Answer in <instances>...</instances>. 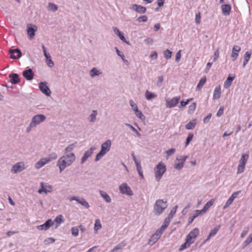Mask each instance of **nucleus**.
Listing matches in <instances>:
<instances>
[{
    "label": "nucleus",
    "instance_id": "1",
    "mask_svg": "<svg viewBox=\"0 0 252 252\" xmlns=\"http://www.w3.org/2000/svg\"><path fill=\"white\" fill-rule=\"evenodd\" d=\"M76 157L74 153H71L61 157L57 162L60 172L66 167L70 166L75 160Z\"/></svg>",
    "mask_w": 252,
    "mask_h": 252
},
{
    "label": "nucleus",
    "instance_id": "2",
    "mask_svg": "<svg viewBox=\"0 0 252 252\" xmlns=\"http://www.w3.org/2000/svg\"><path fill=\"white\" fill-rule=\"evenodd\" d=\"M199 233V229L197 228H194L192 230L189 234L186 236V241L179 248L180 251H182L184 250L189 248L190 245L194 243L196 237Z\"/></svg>",
    "mask_w": 252,
    "mask_h": 252
},
{
    "label": "nucleus",
    "instance_id": "3",
    "mask_svg": "<svg viewBox=\"0 0 252 252\" xmlns=\"http://www.w3.org/2000/svg\"><path fill=\"white\" fill-rule=\"evenodd\" d=\"M111 141L110 140H107L105 142L103 143L101 146L100 151L96 155L95 161L99 160L107 152H108L111 147Z\"/></svg>",
    "mask_w": 252,
    "mask_h": 252
},
{
    "label": "nucleus",
    "instance_id": "4",
    "mask_svg": "<svg viewBox=\"0 0 252 252\" xmlns=\"http://www.w3.org/2000/svg\"><path fill=\"white\" fill-rule=\"evenodd\" d=\"M167 207V203L166 201H164L162 199H158L156 200L154 205V212L156 215H160Z\"/></svg>",
    "mask_w": 252,
    "mask_h": 252
},
{
    "label": "nucleus",
    "instance_id": "5",
    "mask_svg": "<svg viewBox=\"0 0 252 252\" xmlns=\"http://www.w3.org/2000/svg\"><path fill=\"white\" fill-rule=\"evenodd\" d=\"M165 165L162 162H159L154 168L155 176L157 181L158 182L166 172Z\"/></svg>",
    "mask_w": 252,
    "mask_h": 252
},
{
    "label": "nucleus",
    "instance_id": "6",
    "mask_svg": "<svg viewBox=\"0 0 252 252\" xmlns=\"http://www.w3.org/2000/svg\"><path fill=\"white\" fill-rule=\"evenodd\" d=\"M188 158V156H178L175 160V164L174 165V168L178 170L182 169Z\"/></svg>",
    "mask_w": 252,
    "mask_h": 252
},
{
    "label": "nucleus",
    "instance_id": "7",
    "mask_svg": "<svg viewBox=\"0 0 252 252\" xmlns=\"http://www.w3.org/2000/svg\"><path fill=\"white\" fill-rule=\"evenodd\" d=\"M46 120V117L42 114H38L34 116L31 121V126H35V127Z\"/></svg>",
    "mask_w": 252,
    "mask_h": 252
},
{
    "label": "nucleus",
    "instance_id": "8",
    "mask_svg": "<svg viewBox=\"0 0 252 252\" xmlns=\"http://www.w3.org/2000/svg\"><path fill=\"white\" fill-rule=\"evenodd\" d=\"M26 167L24 162H18L12 166L11 172L13 174L20 172L25 169Z\"/></svg>",
    "mask_w": 252,
    "mask_h": 252
},
{
    "label": "nucleus",
    "instance_id": "9",
    "mask_svg": "<svg viewBox=\"0 0 252 252\" xmlns=\"http://www.w3.org/2000/svg\"><path fill=\"white\" fill-rule=\"evenodd\" d=\"M180 96H176L173 97L172 99H166V106L167 108H173L176 106L179 103L180 100Z\"/></svg>",
    "mask_w": 252,
    "mask_h": 252
},
{
    "label": "nucleus",
    "instance_id": "10",
    "mask_svg": "<svg viewBox=\"0 0 252 252\" xmlns=\"http://www.w3.org/2000/svg\"><path fill=\"white\" fill-rule=\"evenodd\" d=\"M27 27V31L29 38L32 39L35 35V32L37 30V27L36 25L32 24H28Z\"/></svg>",
    "mask_w": 252,
    "mask_h": 252
},
{
    "label": "nucleus",
    "instance_id": "11",
    "mask_svg": "<svg viewBox=\"0 0 252 252\" xmlns=\"http://www.w3.org/2000/svg\"><path fill=\"white\" fill-rule=\"evenodd\" d=\"M119 189L122 194H126L128 195H132L133 194L132 191L126 183H123L121 185L119 186Z\"/></svg>",
    "mask_w": 252,
    "mask_h": 252
},
{
    "label": "nucleus",
    "instance_id": "12",
    "mask_svg": "<svg viewBox=\"0 0 252 252\" xmlns=\"http://www.w3.org/2000/svg\"><path fill=\"white\" fill-rule=\"evenodd\" d=\"M40 90L43 94H45L47 96H50L51 94V91L47 85L46 82H40L39 85Z\"/></svg>",
    "mask_w": 252,
    "mask_h": 252
},
{
    "label": "nucleus",
    "instance_id": "13",
    "mask_svg": "<svg viewBox=\"0 0 252 252\" xmlns=\"http://www.w3.org/2000/svg\"><path fill=\"white\" fill-rule=\"evenodd\" d=\"M69 200L70 201L75 200L86 208L90 207L88 202L86 201L84 198H79L78 196H72L70 198Z\"/></svg>",
    "mask_w": 252,
    "mask_h": 252
},
{
    "label": "nucleus",
    "instance_id": "14",
    "mask_svg": "<svg viewBox=\"0 0 252 252\" xmlns=\"http://www.w3.org/2000/svg\"><path fill=\"white\" fill-rule=\"evenodd\" d=\"M42 48L44 53V55L46 58V62L47 65L49 67H52L54 65V63L53 61L52 60L50 54L47 53L46 47L44 45H42Z\"/></svg>",
    "mask_w": 252,
    "mask_h": 252
},
{
    "label": "nucleus",
    "instance_id": "15",
    "mask_svg": "<svg viewBox=\"0 0 252 252\" xmlns=\"http://www.w3.org/2000/svg\"><path fill=\"white\" fill-rule=\"evenodd\" d=\"M96 148L94 146H92L90 149L86 151L81 158V163L82 164L84 163L88 159V158L91 157L93 153V152L96 150Z\"/></svg>",
    "mask_w": 252,
    "mask_h": 252
},
{
    "label": "nucleus",
    "instance_id": "16",
    "mask_svg": "<svg viewBox=\"0 0 252 252\" xmlns=\"http://www.w3.org/2000/svg\"><path fill=\"white\" fill-rule=\"evenodd\" d=\"M240 192V190L237 191L233 192L231 196L227 200L225 205L223 206V209H225L226 208H227L229 205H230L233 203L234 200L238 197Z\"/></svg>",
    "mask_w": 252,
    "mask_h": 252
},
{
    "label": "nucleus",
    "instance_id": "17",
    "mask_svg": "<svg viewBox=\"0 0 252 252\" xmlns=\"http://www.w3.org/2000/svg\"><path fill=\"white\" fill-rule=\"evenodd\" d=\"M54 224V222L51 219H49L45 221V222L37 226V228L39 230H47L50 228Z\"/></svg>",
    "mask_w": 252,
    "mask_h": 252
},
{
    "label": "nucleus",
    "instance_id": "18",
    "mask_svg": "<svg viewBox=\"0 0 252 252\" xmlns=\"http://www.w3.org/2000/svg\"><path fill=\"white\" fill-rule=\"evenodd\" d=\"M10 58L13 59H17L22 56V53L19 49H10L9 51Z\"/></svg>",
    "mask_w": 252,
    "mask_h": 252
},
{
    "label": "nucleus",
    "instance_id": "19",
    "mask_svg": "<svg viewBox=\"0 0 252 252\" xmlns=\"http://www.w3.org/2000/svg\"><path fill=\"white\" fill-rule=\"evenodd\" d=\"M241 47L238 45H234L232 48L231 58L233 61H235L239 56V53L241 51Z\"/></svg>",
    "mask_w": 252,
    "mask_h": 252
},
{
    "label": "nucleus",
    "instance_id": "20",
    "mask_svg": "<svg viewBox=\"0 0 252 252\" xmlns=\"http://www.w3.org/2000/svg\"><path fill=\"white\" fill-rule=\"evenodd\" d=\"M130 8L139 13H145L146 11V7L137 4H132Z\"/></svg>",
    "mask_w": 252,
    "mask_h": 252
},
{
    "label": "nucleus",
    "instance_id": "21",
    "mask_svg": "<svg viewBox=\"0 0 252 252\" xmlns=\"http://www.w3.org/2000/svg\"><path fill=\"white\" fill-rule=\"evenodd\" d=\"M113 30L114 32L119 37V38L124 42L125 43H126L127 44H129V42L127 41L125 37L124 36L122 32H121L120 30L116 27H113Z\"/></svg>",
    "mask_w": 252,
    "mask_h": 252
},
{
    "label": "nucleus",
    "instance_id": "22",
    "mask_svg": "<svg viewBox=\"0 0 252 252\" xmlns=\"http://www.w3.org/2000/svg\"><path fill=\"white\" fill-rule=\"evenodd\" d=\"M23 75L28 80H32L34 74L33 73L32 70L30 68L28 70H26L23 71Z\"/></svg>",
    "mask_w": 252,
    "mask_h": 252
},
{
    "label": "nucleus",
    "instance_id": "23",
    "mask_svg": "<svg viewBox=\"0 0 252 252\" xmlns=\"http://www.w3.org/2000/svg\"><path fill=\"white\" fill-rule=\"evenodd\" d=\"M231 7L229 4H223L221 6V10L222 14L225 16L229 15Z\"/></svg>",
    "mask_w": 252,
    "mask_h": 252
},
{
    "label": "nucleus",
    "instance_id": "24",
    "mask_svg": "<svg viewBox=\"0 0 252 252\" xmlns=\"http://www.w3.org/2000/svg\"><path fill=\"white\" fill-rule=\"evenodd\" d=\"M221 95V87L220 85L217 86L214 90L213 94V99H218L220 97Z\"/></svg>",
    "mask_w": 252,
    "mask_h": 252
},
{
    "label": "nucleus",
    "instance_id": "25",
    "mask_svg": "<svg viewBox=\"0 0 252 252\" xmlns=\"http://www.w3.org/2000/svg\"><path fill=\"white\" fill-rule=\"evenodd\" d=\"M48 163V162L45 158H42L35 164V167L36 169H39Z\"/></svg>",
    "mask_w": 252,
    "mask_h": 252
},
{
    "label": "nucleus",
    "instance_id": "26",
    "mask_svg": "<svg viewBox=\"0 0 252 252\" xmlns=\"http://www.w3.org/2000/svg\"><path fill=\"white\" fill-rule=\"evenodd\" d=\"M99 192L101 196L106 203H110L111 202L110 196L105 191L99 190Z\"/></svg>",
    "mask_w": 252,
    "mask_h": 252
},
{
    "label": "nucleus",
    "instance_id": "27",
    "mask_svg": "<svg viewBox=\"0 0 252 252\" xmlns=\"http://www.w3.org/2000/svg\"><path fill=\"white\" fill-rule=\"evenodd\" d=\"M249 156L247 154H244L242 155L239 161V164L246 166V164L249 159Z\"/></svg>",
    "mask_w": 252,
    "mask_h": 252
},
{
    "label": "nucleus",
    "instance_id": "28",
    "mask_svg": "<svg viewBox=\"0 0 252 252\" xmlns=\"http://www.w3.org/2000/svg\"><path fill=\"white\" fill-rule=\"evenodd\" d=\"M214 202V199H211L206 203L203 209L201 210L202 212H203V214L205 213L210 209V208L213 205Z\"/></svg>",
    "mask_w": 252,
    "mask_h": 252
},
{
    "label": "nucleus",
    "instance_id": "29",
    "mask_svg": "<svg viewBox=\"0 0 252 252\" xmlns=\"http://www.w3.org/2000/svg\"><path fill=\"white\" fill-rule=\"evenodd\" d=\"M53 221L54 223H55V228H57L61 223L63 222V217L62 215H59L56 217L54 220Z\"/></svg>",
    "mask_w": 252,
    "mask_h": 252
},
{
    "label": "nucleus",
    "instance_id": "30",
    "mask_svg": "<svg viewBox=\"0 0 252 252\" xmlns=\"http://www.w3.org/2000/svg\"><path fill=\"white\" fill-rule=\"evenodd\" d=\"M235 78V75L233 76H228L225 81L224 83V88L227 89L232 84V81L234 80Z\"/></svg>",
    "mask_w": 252,
    "mask_h": 252
},
{
    "label": "nucleus",
    "instance_id": "31",
    "mask_svg": "<svg viewBox=\"0 0 252 252\" xmlns=\"http://www.w3.org/2000/svg\"><path fill=\"white\" fill-rule=\"evenodd\" d=\"M9 77L10 78V82L12 84H17L20 81L19 76L16 73L10 74Z\"/></svg>",
    "mask_w": 252,
    "mask_h": 252
},
{
    "label": "nucleus",
    "instance_id": "32",
    "mask_svg": "<svg viewBox=\"0 0 252 252\" xmlns=\"http://www.w3.org/2000/svg\"><path fill=\"white\" fill-rule=\"evenodd\" d=\"M41 187L43 188L45 193L51 192L52 191V187L49 184L41 183Z\"/></svg>",
    "mask_w": 252,
    "mask_h": 252
},
{
    "label": "nucleus",
    "instance_id": "33",
    "mask_svg": "<svg viewBox=\"0 0 252 252\" xmlns=\"http://www.w3.org/2000/svg\"><path fill=\"white\" fill-rule=\"evenodd\" d=\"M102 228L100 221L99 219H96L94 225V231L95 233H97L98 230Z\"/></svg>",
    "mask_w": 252,
    "mask_h": 252
},
{
    "label": "nucleus",
    "instance_id": "34",
    "mask_svg": "<svg viewBox=\"0 0 252 252\" xmlns=\"http://www.w3.org/2000/svg\"><path fill=\"white\" fill-rule=\"evenodd\" d=\"M101 74V72L96 68L94 67L90 71V74L92 77L98 76Z\"/></svg>",
    "mask_w": 252,
    "mask_h": 252
},
{
    "label": "nucleus",
    "instance_id": "35",
    "mask_svg": "<svg viewBox=\"0 0 252 252\" xmlns=\"http://www.w3.org/2000/svg\"><path fill=\"white\" fill-rule=\"evenodd\" d=\"M157 94L147 90L145 92V97L147 100H151L157 97Z\"/></svg>",
    "mask_w": 252,
    "mask_h": 252
},
{
    "label": "nucleus",
    "instance_id": "36",
    "mask_svg": "<svg viewBox=\"0 0 252 252\" xmlns=\"http://www.w3.org/2000/svg\"><path fill=\"white\" fill-rule=\"evenodd\" d=\"M196 125V120L194 119L189 122L186 125V128L187 129H191L194 128Z\"/></svg>",
    "mask_w": 252,
    "mask_h": 252
},
{
    "label": "nucleus",
    "instance_id": "37",
    "mask_svg": "<svg viewBox=\"0 0 252 252\" xmlns=\"http://www.w3.org/2000/svg\"><path fill=\"white\" fill-rule=\"evenodd\" d=\"M206 82V77H203L200 80L196 88V90H200Z\"/></svg>",
    "mask_w": 252,
    "mask_h": 252
},
{
    "label": "nucleus",
    "instance_id": "38",
    "mask_svg": "<svg viewBox=\"0 0 252 252\" xmlns=\"http://www.w3.org/2000/svg\"><path fill=\"white\" fill-rule=\"evenodd\" d=\"M76 143H72L71 144H69L67 147H66V148L64 150V153L65 154H69L71 153L70 152L73 150L74 148L76 146Z\"/></svg>",
    "mask_w": 252,
    "mask_h": 252
},
{
    "label": "nucleus",
    "instance_id": "39",
    "mask_svg": "<svg viewBox=\"0 0 252 252\" xmlns=\"http://www.w3.org/2000/svg\"><path fill=\"white\" fill-rule=\"evenodd\" d=\"M126 245V244L124 242H122L119 244H118L116 247H115L112 250V252H116L119 250L122 249L124 248Z\"/></svg>",
    "mask_w": 252,
    "mask_h": 252
},
{
    "label": "nucleus",
    "instance_id": "40",
    "mask_svg": "<svg viewBox=\"0 0 252 252\" xmlns=\"http://www.w3.org/2000/svg\"><path fill=\"white\" fill-rule=\"evenodd\" d=\"M48 10H51L53 12H55L58 10V6L52 2H49L48 4L47 7Z\"/></svg>",
    "mask_w": 252,
    "mask_h": 252
},
{
    "label": "nucleus",
    "instance_id": "41",
    "mask_svg": "<svg viewBox=\"0 0 252 252\" xmlns=\"http://www.w3.org/2000/svg\"><path fill=\"white\" fill-rule=\"evenodd\" d=\"M58 157L57 154L56 153H51L47 158H45L48 161V163L50 161L55 160Z\"/></svg>",
    "mask_w": 252,
    "mask_h": 252
},
{
    "label": "nucleus",
    "instance_id": "42",
    "mask_svg": "<svg viewBox=\"0 0 252 252\" xmlns=\"http://www.w3.org/2000/svg\"><path fill=\"white\" fill-rule=\"evenodd\" d=\"M97 112L96 110H93L92 114L90 115L89 119L91 122H94L96 120V116Z\"/></svg>",
    "mask_w": 252,
    "mask_h": 252
},
{
    "label": "nucleus",
    "instance_id": "43",
    "mask_svg": "<svg viewBox=\"0 0 252 252\" xmlns=\"http://www.w3.org/2000/svg\"><path fill=\"white\" fill-rule=\"evenodd\" d=\"M136 116L139 118L142 121H144L145 120V117L143 114L142 112L138 109L135 111Z\"/></svg>",
    "mask_w": 252,
    "mask_h": 252
},
{
    "label": "nucleus",
    "instance_id": "44",
    "mask_svg": "<svg viewBox=\"0 0 252 252\" xmlns=\"http://www.w3.org/2000/svg\"><path fill=\"white\" fill-rule=\"evenodd\" d=\"M220 225H219L217 226H216L213 229H212L210 232V236H214L217 233V232H218V231L219 230L220 228Z\"/></svg>",
    "mask_w": 252,
    "mask_h": 252
},
{
    "label": "nucleus",
    "instance_id": "45",
    "mask_svg": "<svg viewBox=\"0 0 252 252\" xmlns=\"http://www.w3.org/2000/svg\"><path fill=\"white\" fill-rule=\"evenodd\" d=\"M71 232L73 236L76 237L79 234V229L77 226L72 227L71 229Z\"/></svg>",
    "mask_w": 252,
    "mask_h": 252
},
{
    "label": "nucleus",
    "instance_id": "46",
    "mask_svg": "<svg viewBox=\"0 0 252 252\" xmlns=\"http://www.w3.org/2000/svg\"><path fill=\"white\" fill-rule=\"evenodd\" d=\"M159 239V238H158V236H156L155 234H154L150 239L149 244L150 245H153L156 243Z\"/></svg>",
    "mask_w": 252,
    "mask_h": 252
},
{
    "label": "nucleus",
    "instance_id": "47",
    "mask_svg": "<svg viewBox=\"0 0 252 252\" xmlns=\"http://www.w3.org/2000/svg\"><path fill=\"white\" fill-rule=\"evenodd\" d=\"M196 103L194 102L190 104L189 107L188 113L189 114L193 113L196 109Z\"/></svg>",
    "mask_w": 252,
    "mask_h": 252
},
{
    "label": "nucleus",
    "instance_id": "48",
    "mask_svg": "<svg viewBox=\"0 0 252 252\" xmlns=\"http://www.w3.org/2000/svg\"><path fill=\"white\" fill-rule=\"evenodd\" d=\"M252 242V235H250L243 243V247H246Z\"/></svg>",
    "mask_w": 252,
    "mask_h": 252
},
{
    "label": "nucleus",
    "instance_id": "49",
    "mask_svg": "<svg viewBox=\"0 0 252 252\" xmlns=\"http://www.w3.org/2000/svg\"><path fill=\"white\" fill-rule=\"evenodd\" d=\"M176 150L174 148H171L166 151V159H168L169 157L173 155L175 153Z\"/></svg>",
    "mask_w": 252,
    "mask_h": 252
},
{
    "label": "nucleus",
    "instance_id": "50",
    "mask_svg": "<svg viewBox=\"0 0 252 252\" xmlns=\"http://www.w3.org/2000/svg\"><path fill=\"white\" fill-rule=\"evenodd\" d=\"M172 52L168 49H166L164 52V56L166 59L168 60L171 58Z\"/></svg>",
    "mask_w": 252,
    "mask_h": 252
},
{
    "label": "nucleus",
    "instance_id": "51",
    "mask_svg": "<svg viewBox=\"0 0 252 252\" xmlns=\"http://www.w3.org/2000/svg\"><path fill=\"white\" fill-rule=\"evenodd\" d=\"M251 55H252V52L251 51H247L244 55V60H245L246 61V62H249V61L250 59Z\"/></svg>",
    "mask_w": 252,
    "mask_h": 252
},
{
    "label": "nucleus",
    "instance_id": "52",
    "mask_svg": "<svg viewBox=\"0 0 252 252\" xmlns=\"http://www.w3.org/2000/svg\"><path fill=\"white\" fill-rule=\"evenodd\" d=\"M201 214H203V212H202L201 210H196L194 211L191 214V215H193L195 218Z\"/></svg>",
    "mask_w": 252,
    "mask_h": 252
},
{
    "label": "nucleus",
    "instance_id": "53",
    "mask_svg": "<svg viewBox=\"0 0 252 252\" xmlns=\"http://www.w3.org/2000/svg\"><path fill=\"white\" fill-rule=\"evenodd\" d=\"M245 166H246L239 164L238 166V167H237V174H241V173L243 172L245 170Z\"/></svg>",
    "mask_w": 252,
    "mask_h": 252
},
{
    "label": "nucleus",
    "instance_id": "54",
    "mask_svg": "<svg viewBox=\"0 0 252 252\" xmlns=\"http://www.w3.org/2000/svg\"><path fill=\"white\" fill-rule=\"evenodd\" d=\"M193 137V134L192 133H189V134L188 136V137L186 139V146H188L189 142L192 140Z\"/></svg>",
    "mask_w": 252,
    "mask_h": 252
},
{
    "label": "nucleus",
    "instance_id": "55",
    "mask_svg": "<svg viewBox=\"0 0 252 252\" xmlns=\"http://www.w3.org/2000/svg\"><path fill=\"white\" fill-rule=\"evenodd\" d=\"M192 99V98H190V99H188L186 101H181V103H180V105L179 106V108L181 109V108L185 107Z\"/></svg>",
    "mask_w": 252,
    "mask_h": 252
},
{
    "label": "nucleus",
    "instance_id": "56",
    "mask_svg": "<svg viewBox=\"0 0 252 252\" xmlns=\"http://www.w3.org/2000/svg\"><path fill=\"white\" fill-rule=\"evenodd\" d=\"M177 208V206H175L174 207V208L172 210H171L170 213L168 215V217H169V218L172 219V218L173 217L174 215H175V214L176 212Z\"/></svg>",
    "mask_w": 252,
    "mask_h": 252
},
{
    "label": "nucleus",
    "instance_id": "57",
    "mask_svg": "<svg viewBox=\"0 0 252 252\" xmlns=\"http://www.w3.org/2000/svg\"><path fill=\"white\" fill-rule=\"evenodd\" d=\"M126 126L129 127L134 132H135L138 136H140L141 134L139 133L137 130L131 125L129 124H126Z\"/></svg>",
    "mask_w": 252,
    "mask_h": 252
},
{
    "label": "nucleus",
    "instance_id": "58",
    "mask_svg": "<svg viewBox=\"0 0 252 252\" xmlns=\"http://www.w3.org/2000/svg\"><path fill=\"white\" fill-rule=\"evenodd\" d=\"M129 104L133 109V110L134 111V112L138 109L137 105L134 102V101L132 100H130L129 101Z\"/></svg>",
    "mask_w": 252,
    "mask_h": 252
},
{
    "label": "nucleus",
    "instance_id": "59",
    "mask_svg": "<svg viewBox=\"0 0 252 252\" xmlns=\"http://www.w3.org/2000/svg\"><path fill=\"white\" fill-rule=\"evenodd\" d=\"M148 20V17L146 15H143L137 18V21L139 22H145Z\"/></svg>",
    "mask_w": 252,
    "mask_h": 252
},
{
    "label": "nucleus",
    "instance_id": "60",
    "mask_svg": "<svg viewBox=\"0 0 252 252\" xmlns=\"http://www.w3.org/2000/svg\"><path fill=\"white\" fill-rule=\"evenodd\" d=\"M219 57V49L218 48L216 49V50L215 51V52L214 53L213 61L216 62L217 60Z\"/></svg>",
    "mask_w": 252,
    "mask_h": 252
},
{
    "label": "nucleus",
    "instance_id": "61",
    "mask_svg": "<svg viewBox=\"0 0 252 252\" xmlns=\"http://www.w3.org/2000/svg\"><path fill=\"white\" fill-rule=\"evenodd\" d=\"M115 49L116 50V52L119 56H120L123 61H125V56L124 55L118 50V49L117 47H115Z\"/></svg>",
    "mask_w": 252,
    "mask_h": 252
},
{
    "label": "nucleus",
    "instance_id": "62",
    "mask_svg": "<svg viewBox=\"0 0 252 252\" xmlns=\"http://www.w3.org/2000/svg\"><path fill=\"white\" fill-rule=\"evenodd\" d=\"M195 22L197 24H199L201 22V16H200V13H198L196 14L195 15Z\"/></svg>",
    "mask_w": 252,
    "mask_h": 252
},
{
    "label": "nucleus",
    "instance_id": "63",
    "mask_svg": "<svg viewBox=\"0 0 252 252\" xmlns=\"http://www.w3.org/2000/svg\"><path fill=\"white\" fill-rule=\"evenodd\" d=\"M212 117V114H209L205 118H204L203 120V122L204 124L207 123L209 122L210 119Z\"/></svg>",
    "mask_w": 252,
    "mask_h": 252
},
{
    "label": "nucleus",
    "instance_id": "64",
    "mask_svg": "<svg viewBox=\"0 0 252 252\" xmlns=\"http://www.w3.org/2000/svg\"><path fill=\"white\" fill-rule=\"evenodd\" d=\"M181 50H180L176 53L175 60L177 62H178L179 61V60H180V59L181 58Z\"/></svg>",
    "mask_w": 252,
    "mask_h": 252
}]
</instances>
